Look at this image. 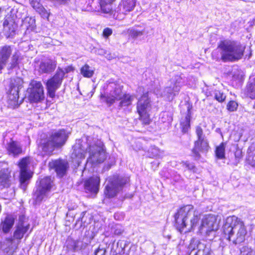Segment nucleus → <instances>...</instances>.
<instances>
[{
	"instance_id": "obj_24",
	"label": "nucleus",
	"mask_w": 255,
	"mask_h": 255,
	"mask_svg": "<svg viewBox=\"0 0 255 255\" xmlns=\"http://www.w3.org/2000/svg\"><path fill=\"white\" fill-rule=\"evenodd\" d=\"M209 148V143L207 140V147L205 149L203 148L202 141H199L198 146L196 145V141L194 142V146L192 150V153L195 157L199 158L200 156V153H204L207 152Z\"/></svg>"
},
{
	"instance_id": "obj_49",
	"label": "nucleus",
	"mask_w": 255,
	"mask_h": 255,
	"mask_svg": "<svg viewBox=\"0 0 255 255\" xmlns=\"http://www.w3.org/2000/svg\"><path fill=\"white\" fill-rule=\"evenodd\" d=\"M106 250L104 249H100L99 248L97 249L94 253L95 255H105Z\"/></svg>"
},
{
	"instance_id": "obj_43",
	"label": "nucleus",
	"mask_w": 255,
	"mask_h": 255,
	"mask_svg": "<svg viewBox=\"0 0 255 255\" xmlns=\"http://www.w3.org/2000/svg\"><path fill=\"white\" fill-rule=\"evenodd\" d=\"M183 166L187 168L188 170L192 171L193 172H197V168L193 163H189L187 161L182 162Z\"/></svg>"
},
{
	"instance_id": "obj_44",
	"label": "nucleus",
	"mask_w": 255,
	"mask_h": 255,
	"mask_svg": "<svg viewBox=\"0 0 255 255\" xmlns=\"http://www.w3.org/2000/svg\"><path fill=\"white\" fill-rule=\"evenodd\" d=\"M38 10L37 11L41 15L43 18H48L49 17V13L47 11V10L43 7V6L41 5V6H39L37 7Z\"/></svg>"
},
{
	"instance_id": "obj_52",
	"label": "nucleus",
	"mask_w": 255,
	"mask_h": 255,
	"mask_svg": "<svg viewBox=\"0 0 255 255\" xmlns=\"http://www.w3.org/2000/svg\"><path fill=\"white\" fill-rule=\"evenodd\" d=\"M2 69V65H0V71Z\"/></svg>"
},
{
	"instance_id": "obj_5",
	"label": "nucleus",
	"mask_w": 255,
	"mask_h": 255,
	"mask_svg": "<svg viewBox=\"0 0 255 255\" xmlns=\"http://www.w3.org/2000/svg\"><path fill=\"white\" fill-rule=\"evenodd\" d=\"M89 156L87 159V165L91 163L92 165L102 163L106 158V153L103 143L99 141L97 144L90 145L87 149Z\"/></svg>"
},
{
	"instance_id": "obj_10",
	"label": "nucleus",
	"mask_w": 255,
	"mask_h": 255,
	"mask_svg": "<svg viewBox=\"0 0 255 255\" xmlns=\"http://www.w3.org/2000/svg\"><path fill=\"white\" fill-rule=\"evenodd\" d=\"M170 83L169 86L164 89L162 96L168 100L172 101L178 94L184 81L181 76L176 75L171 78Z\"/></svg>"
},
{
	"instance_id": "obj_17",
	"label": "nucleus",
	"mask_w": 255,
	"mask_h": 255,
	"mask_svg": "<svg viewBox=\"0 0 255 255\" xmlns=\"http://www.w3.org/2000/svg\"><path fill=\"white\" fill-rule=\"evenodd\" d=\"M68 137V133L64 129H60L53 133L50 139L56 147L63 146Z\"/></svg>"
},
{
	"instance_id": "obj_47",
	"label": "nucleus",
	"mask_w": 255,
	"mask_h": 255,
	"mask_svg": "<svg viewBox=\"0 0 255 255\" xmlns=\"http://www.w3.org/2000/svg\"><path fill=\"white\" fill-rule=\"evenodd\" d=\"M239 73H234L233 77L234 78L237 79L239 80H242L245 76V74L243 71H238Z\"/></svg>"
},
{
	"instance_id": "obj_19",
	"label": "nucleus",
	"mask_w": 255,
	"mask_h": 255,
	"mask_svg": "<svg viewBox=\"0 0 255 255\" xmlns=\"http://www.w3.org/2000/svg\"><path fill=\"white\" fill-rule=\"evenodd\" d=\"M121 98L122 95L121 94L120 89L115 90L112 94L110 95H101V100L102 102H106L109 105L113 104L116 100H120Z\"/></svg>"
},
{
	"instance_id": "obj_13",
	"label": "nucleus",
	"mask_w": 255,
	"mask_h": 255,
	"mask_svg": "<svg viewBox=\"0 0 255 255\" xmlns=\"http://www.w3.org/2000/svg\"><path fill=\"white\" fill-rule=\"evenodd\" d=\"M37 184L34 197L36 202H40L50 192L52 187V181L50 177H45L41 179L38 183L37 182Z\"/></svg>"
},
{
	"instance_id": "obj_1",
	"label": "nucleus",
	"mask_w": 255,
	"mask_h": 255,
	"mask_svg": "<svg viewBox=\"0 0 255 255\" xmlns=\"http://www.w3.org/2000/svg\"><path fill=\"white\" fill-rule=\"evenodd\" d=\"M201 213L192 205L181 207L174 215L175 227L180 232H189L194 230L201 219Z\"/></svg>"
},
{
	"instance_id": "obj_20",
	"label": "nucleus",
	"mask_w": 255,
	"mask_h": 255,
	"mask_svg": "<svg viewBox=\"0 0 255 255\" xmlns=\"http://www.w3.org/2000/svg\"><path fill=\"white\" fill-rule=\"evenodd\" d=\"M14 218L11 215H7L3 220L1 221L0 228L3 233H7L13 226Z\"/></svg>"
},
{
	"instance_id": "obj_41",
	"label": "nucleus",
	"mask_w": 255,
	"mask_h": 255,
	"mask_svg": "<svg viewBox=\"0 0 255 255\" xmlns=\"http://www.w3.org/2000/svg\"><path fill=\"white\" fill-rule=\"evenodd\" d=\"M242 255H255V252L253 250L248 247H243L241 250Z\"/></svg>"
},
{
	"instance_id": "obj_25",
	"label": "nucleus",
	"mask_w": 255,
	"mask_h": 255,
	"mask_svg": "<svg viewBox=\"0 0 255 255\" xmlns=\"http://www.w3.org/2000/svg\"><path fill=\"white\" fill-rule=\"evenodd\" d=\"M191 113L189 109H188V113L183 118H182L180 122L181 129L183 132H187L190 128Z\"/></svg>"
},
{
	"instance_id": "obj_8",
	"label": "nucleus",
	"mask_w": 255,
	"mask_h": 255,
	"mask_svg": "<svg viewBox=\"0 0 255 255\" xmlns=\"http://www.w3.org/2000/svg\"><path fill=\"white\" fill-rule=\"evenodd\" d=\"M71 70V67H69L66 71L65 70L59 68L55 75L47 81L46 87L48 95L50 98H53L55 97V92L61 86L65 73Z\"/></svg>"
},
{
	"instance_id": "obj_54",
	"label": "nucleus",
	"mask_w": 255,
	"mask_h": 255,
	"mask_svg": "<svg viewBox=\"0 0 255 255\" xmlns=\"http://www.w3.org/2000/svg\"><path fill=\"white\" fill-rule=\"evenodd\" d=\"M45 64L44 63H43V62H41L40 63V64Z\"/></svg>"
},
{
	"instance_id": "obj_48",
	"label": "nucleus",
	"mask_w": 255,
	"mask_h": 255,
	"mask_svg": "<svg viewBox=\"0 0 255 255\" xmlns=\"http://www.w3.org/2000/svg\"><path fill=\"white\" fill-rule=\"evenodd\" d=\"M235 156L237 159L239 160L241 159L243 156L242 150L238 148H237L236 151L235 152Z\"/></svg>"
},
{
	"instance_id": "obj_31",
	"label": "nucleus",
	"mask_w": 255,
	"mask_h": 255,
	"mask_svg": "<svg viewBox=\"0 0 255 255\" xmlns=\"http://www.w3.org/2000/svg\"><path fill=\"white\" fill-rule=\"evenodd\" d=\"M128 33L131 37L136 39L143 35L144 29L138 26H134L128 29Z\"/></svg>"
},
{
	"instance_id": "obj_3",
	"label": "nucleus",
	"mask_w": 255,
	"mask_h": 255,
	"mask_svg": "<svg viewBox=\"0 0 255 255\" xmlns=\"http://www.w3.org/2000/svg\"><path fill=\"white\" fill-rule=\"evenodd\" d=\"M223 232L227 239L234 244L244 242L247 233L244 222L235 216L227 217L224 223Z\"/></svg>"
},
{
	"instance_id": "obj_26",
	"label": "nucleus",
	"mask_w": 255,
	"mask_h": 255,
	"mask_svg": "<svg viewBox=\"0 0 255 255\" xmlns=\"http://www.w3.org/2000/svg\"><path fill=\"white\" fill-rule=\"evenodd\" d=\"M102 11L105 13L112 12V3L115 0H99Z\"/></svg>"
},
{
	"instance_id": "obj_53",
	"label": "nucleus",
	"mask_w": 255,
	"mask_h": 255,
	"mask_svg": "<svg viewBox=\"0 0 255 255\" xmlns=\"http://www.w3.org/2000/svg\"><path fill=\"white\" fill-rule=\"evenodd\" d=\"M162 115H163V116H165V115H167V114H166L165 112H164V113H163L162 114Z\"/></svg>"
},
{
	"instance_id": "obj_4",
	"label": "nucleus",
	"mask_w": 255,
	"mask_h": 255,
	"mask_svg": "<svg viewBox=\"0 0 255 255\" xmlns=\"http://www.w3.org/2000/svg\"><path fill=\"white\" fill-rule=\"evenodd\" d=\"M126 180L118 175L109 177L106 180L104 194L108 198H113L122 189Z\"/></svg>"
},
{
	"instance_id": "obj_37",
	"label": "nucleus",
	"mask_w": 255,
	"mask_h": 255,
	"mask_svg": "<svg viewBox=\"0 0 255 255\" xmlns=\"http://www.w3.org/2000/svg\"><path fill=\"white\" fill-rule=\"evenodd\" d=\"M226 143L222 142L218 146L216 147L215 153L217 157L219 159H224Z\"/></svg>"
},
{
	"instance_id": "obj_27",
	"label": "nucleus",
	"mask_w": 255,
	"mask_h": 255,
	"mask_svg": "<svg viewBox=\"0 0 255 255\" xmlns=\"http://www.w3.org/2000/svg\"><path fill=\"white\" fill-rule=\"evenodd\" d=\"M247 94L251 99H255V77H251L247 86Z\"/></svg>"
},
{
	"instance_id": "obj_33",
	"label": "nucleus",
	"mask_w": 255,
	"mask_h": 255,
	"mask_svg": "<svg viewBox=\"0 0 255 255\" xmlns=\"http://www.w3.org/2000/svg\"><path fill=\"white\" fill-rule=\"evenodd\" d=\"M9 175L3 171H0V186L8 187L10 185Z\"/></svg>"
},
{
	"instance_id": "obj_16",
	"label": "nucleus",
	"mask_w": 255,
	"mask_h": 255,
	"mask_svg": "<svg viewBox=\"0 0 255 255\" xmlns=\"http://www.w3.org/2000/svg\"><path fill=\"white\" fill-rule=\"evenodd\" d=\"M100 177L98 176H92L84 182V188L86 192L97 194L99 189Z\"/></svg>"
},
{
	"instance_id": "obj_40",
	"label": "nucleus",
	"mask_w": 255,
	"mask_h": 255,
	"mask_svg": "<svg viewBox=\"0 0 255 255\" xmlns=\"http://www.w3.org/2000/svg\"><path fill=\"white\" fill-rule=\"evenodd\" d=\"M214 95L215 99L220 103L224 102L226 98L225 94L223 92L219 90H215Z\"/></svg>"
},
{
	"instance_id": "obj_51",
	"label": "nucleus",
	"mask_w": 255,
	"mask_h": 255,
	"mask_svg": "<svg viewBox=\"0 0 255 255\" xmlns=\"http://www.w3.org/2000/svg\"><path fill=\"white\" fill-rule=\"evenodd\" d=\"M115 234L119 235H120L122 233V231L119 230L118 229H117L114 232Z\"/></svg>"
},
{
	"instance_id": "obj_39",
	"label": "nucleus",
	"mask_w": 255,
	"mask_h": 255,
	"mask_svg": "<svg viewBox=\"0 0 255 255\" xmlns=\"http://www.w3.org/2000/svg\"><path fill=\"white\" fill-rule=\"evenodd\" d=\"M39 71L41 73H49L53 71L56 65H38Z\"/></svg>"
},
{
	"instance_id": "obj_34",
	"label": "nucleus",
	"mask_w": 255,
	"mask_h": 255,
	"mask_svg": "<svg viewBox=\"0 0 255 255\" xmlns=\"http://www.w3.org/2000/svg\"><path fill=\"white\" fill-rule=\"evenodd\" d=\"M11 54V49L9 46H4L0 53V64L3 63L9 57Z\"/></svg>"
},
{
	"instance_id": "obj_15",
	"label": "nucleus",
	"mask_w": 255,
	"mask_h": 255,
	"mask_svg": "<svg viewBox=\"0 0 255 255\" xmlns=\"http://www.w3.org/2000/svg\"><path fill=\"white\" fill-rule=\"evenodd\" d=\"M189 255H210V249L199 240L193 239L189 245Z\"/></svg>"
},
{
	"instance_id": "obj_50",
	"label": "nucleus",
	"mask_w": 255,
	"mask_h": 255,
	"mask_svg": "<svg viewBox=\"0 0 255 255\" xmlns=\"http://www.w3.org/2000/svg\"><path fill=\"white\" fill-rule=\"evenodd\" d=\"M30 3H31V6L36 11L38 10V8L37 7H39V6H41V4L40 3H39V2H36V1H33V0L31 1Z\"/></svg>"
},
{
	"instance_id": "obj_35",
	"label": "nucleus",
	"mask_w": 255,
	"mask_h": 255,
	"mask_svg": "<svg viewBox=\"0 0 255 255\" xmlns=\"http://www.w3.org/2000/svg\"><path fill=\"white\" fill-rule=\"evenodd\" d=\"M136 0H123L122 6L125 11H130L135 5Z\"/></svg>"
},
{
	"instance_id": "obj_29",
	"label": "nucleus",
	"mask_w": 255,
	"mask_h": 255,
	"mask_svg": "<svg viewBox=\"0 0 255 255\" xmlns=\"http://www.w3.org/2000/svg\"><path fill=\"white\" fill-rule=\"evenodd\" d=\"M196 133L198 137V139L196 140V145L198 146L199 141H202V144L203 148L205 149L207 147V139L205 137V135L203 134V131L202 128L200 127H197L196 129Z\"/></svg>"
},
{
	"instance_id": "obj_18",
	"label": "nucleus",
	"mask_w": 255,
	"mask_h": 255,
	"mask_svg": "<svg viewBox=\"0 0 255 255\" xmlns=\"http://www.w3.org/2000/svg\"><path fill=\"white\" fill-rule=\"evenodd\" d=\"M50 166L54 168L59 177H62L66 173L68 168V163L63 160H57L50 163Z\"/></svg>"
},
{
	"instance_id": "obj_46",
	"label": "nucleus",
	"mask_w": 255,
	"mask_h": 255,
	"mask_svg": "<svg viewBox=\"0 0 255 255\" xmlns=\"http://www.w3.org/2000/svg\"><path fill=\"white\" fill-rule=\"evenodd\" d=\"M113 33V30L111 28L107 27L104 29L103 32V35L105 38H108Z\"/></svg>"
},
{
	"instance_id": "obj_30",
	"label": "nucleus",
	"mask_w": 255,
	"mask_h": 255,
	"mask_svg": "<svg viewBox=\"0 0 255 255\" xmlns=\"http://www.w3.org/2000/svg\"><path fill=\"white\" fill-rule=\"evenodd\" d=\"M55 147H57L54 145L53 142H52L50 138L41 145L42 149L45 154H51Z\"/></svg>"
},
{
	"instance_id": "obj_21",
	"label": "nucleus",
	"mask_w": 255,
	"mask_h": 255,
	"mask_svg": "<svg viewBox=\"0 0 255 255\" xmlns=\"http://www.w3.org/2000/svg\"><path fill=\"white\" fill-rule=\"evenodd\" d=\"M29 228V225L25 223L19 221L16 229L15 231L13 237L16 239H21L23 238V235L25 234Z\"/></svg>"
},
{
	"instance_id": "obj_32",
	"label": "nucleus",
	"mask_w": 255,
	"mask_h": 255,
	"mask_svg": "<svg viewBox=\"0 0 255 255\" xmlns=\"http://www.w3.org/2000/svg\"><path fill=\"white\" fill-rule=\"evenodd\" d=\"M81 74L85 77L90 78L94 73L95 68L89 65H84L80 69Z\"/></svg>"
},
{
	"instance_id": "obj_9",
	"label": "nucleus",
	"mask_w": 255,
	"mask_h": 255,
	"mask_svg": "<svg viewBox=\"0 0 255 255\" xmlns=\"http://www.w3.org/2000/svg\"><path fill=\"white\" fill-rule=\"evenodd\" d=\"M28 99L31 103L42 102L45 98L44 89L42 83L34 80H32L28 89Z\"/></svg>"
},
{
	"instance_id": "obj_11",
	"label": "nucleus",
	"mask_w": 255,
	"mask_h": 255,
	"mask_svg": "<svg viewBox=\"0 0 255 255\" xmlns=\"http://www.w3.org/2000/svg\"><path fill=\"white\" fill-rule=\"evenodd\" d=\"M31 159L29 157L23 158L19 163L20 170L19 181L21 188L25 190L28 181L32 177V173L29 169Z\"/></svg>"
},
{
	"instance_id": "obj_28",
	"label": "nucleus",
	"mask_w": 255,
	"mask_h": 255,
	"mask_svg": "<svg viewBox=\"0 0 255 255\" xmlns=\"http://www.w3.org/2000/svg\"><path fill=\"white\" fill-rule=\"evenodd\" d=\"M247 161L252 166L255 167V145H251L248 149Z\"/></svg>"
},
{
	"instance_id": "obj_42",
	"label": "nucleus",
	"mask_w": 255,
	"mask_h": 255,
	"mask_svg": "<svg viewBox=\"0 0 255 255\" xmlns=\"http://www.w3.org/2000/svg\"><path fill=\"white\" fill-rule=\"evenodd\" d=\"M94 52L98 55H104L106 58H107L108 59L111 58V56H108V54H107V50H106L105 49H104L102 48L97 47V48H94Z\"/></svg>"
},
{
	"instance_id": "obj_14",
	"label": "nucleus",
	"mask_w": 255,
	"mask_h": 255,
	"mask_svg": "<svg viewBox=\"0 0 255 255\" xmlns=\"http://www.w3.org/2000/svg\"><path fill=\"white\" fill-rule=\"evenodd\" d=\"M150 106L149 100L147 93L144 94L138 100L137 103V111L140 116V119L145 124L149 123V117L147 114V109Z\"/></svg>"
},
{
	"instance_id": "obj_38",
	"label": "nucleus",
	"mask_w": 255,
	"mask_h": 255,
	"mask_svg": "<svg viewBox=\"0 0 255 255\" xmlns=\"http://www.w3.org/2000/svg\"><path fill=\"white\" fill-rule=\"evenodd\" d=\"M83 243L80 241L69 240L68 246L69 248L74 251H78L83 248Z\"/></svg>"
},
{
	"instance_id": "obj_55",
	"label": "nucleus",
	"mask_w": 255,
	"mask_h": 255,
	"mask_svg": "<svg viewBox=\"0 0 255 255\" xmlns=\"http://www.w3.org/2000/svg\"><path fill=\"white\" fill-rule=\"evenodd\" d=\"M154 150L155 151H157V149H154Z\"/></svg>"
},
{
	"instance_id": "obj_6",
	"label": "nucleus",
	"mask_w": 255,
	"mask_h": 255,
	"mask_svg": "<svg viewBox=\"0 0 255 255\" xmlns=\"http://www.w3.org/2000/svg\"><path fill=\"white\" fill-rule=\"evenodd\" d=\"M23 83L22 79L19 77L13 79L11 81L7 102L9 107L11 108H15L21 103V101L18 100L19 91L22 87Z\"/></svg>"
},
{
	"instance_id": "obj_22",
	"label": "nucleus",
	"mask_w": 255,
	"mask_h": 255,
	"mask_svg": "<svg viewBox=\"0 0 255 255\" xmlns=\"http://www.w3.org/2000/svg\"><path fill=\"white\" fill-rule=\"evenodd\" d=\"M6 149L9 154L13 156L19 155L22 151L20 144L15 141H11L7 143Z\"/></svg>"
},
{
	"instance_id": "obj_23",
	"label": "nucleus",
	"mask_w": 255,
	"mask_h": 255,
	"mask_svg": "<svg viewBox=\"0 0 255 255\" xmlns=\"http://www.w3.org/2000/svg\"><path fill=\"white\" fill-rule=\"evenodd\" d=\"M85 152L84 150L81 148V145L79 144H76L73 146V152L72 154V158L73 159H77L76 161L79 165L81 162L80 160L85 157Z\"/></svg>"
},
{
	"instance_id": "obj_36",
	"label": "nucleus",
	"mask_w": 255,
	"mask_h": 255,
	"mask_svg": "<svg viewBox=\"0 0 255 255\" xmlns=\"http://www.w3.org/2000/svg\"><path fill=\"white\" fill-rule=\"evenodd\" d=\"M121 94L122 95V98L120 100H121L120 104V106H128L131 104L132 101L133 99L132 96L128 95H123L121 91Z\"/></svg>"
},
{
	"instance_id": "obj_45",
	"label": "nucleus",
	"mask_w": 255,
	"mask_h": 255,
	"mask_svg": "<svg viewBox=\"0 0 255 255\" xmlns=\"http://www.w3.org/2000/svg\"><path fill=\"white\" fill-rule=\"evenodd\" d=\"M238 103L234 101H230L227 105V109L230 112H234L236 111L238 108Z\"/></svg>"
},
{
	"instance_id": "obj_2",
	"label": "nucleus",
	"mask_w": 255,
	"mask_h": 255,
	"mask_svg": "<svg viewBox=\"0 0 255 255\" xmlns=\"http://www.w3.org/2000/svg\"><path fill=\"white\" fill-rule=\"evenodd\" d=\"M244 49V46L236 45L233 41L223 40L213 51L212 55L217 61L221 59L224 62H234L242 58Z\"/></svg>"
},
{
	"instance_id": "obj_7",
	"label": "nucleus",
	"mask_w": 255,
	"mask_h": 255,
	"mask_svg": "<svg viewBox=\"0 0 255 255\" xmlns=\"http://www.w3.org/2000/svg\"><path fill=\"white\" fill-rule=\"evenodd\" d=\"M219 224L216 216L212 214L206 215L202 219L199 232L202 235L209 236L211 233L218 230Z\"/></svg>"
},
{
	"instance_id": "obj_12",
	"label": "nucleus",
	"mask_w": 255,
	"mask_h": 255,
	"mask_svg": "<svg viewBox=\"0 0 255 255\" xmlns=\"http://www.w3.org/2000/svg\"><path fill=\"white\" fill-rule=\"evenodd\" d=\"M37 184L34 197L36 202H40L50 192L52 187V181L50 177H45L41 179L38 183L37 182Z\"/></svg>"
}]
</instances>
